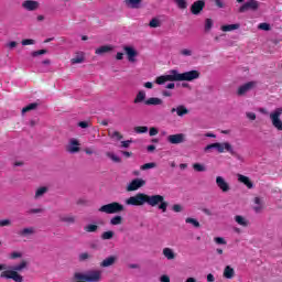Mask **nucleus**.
Listing matches in <instances>:
<instances>
[{
	"mask_svg": "<svg viewBox=\"0 0 282 282\" xmlns=\"http://www.w3.org/2000/svg\"><path fill=\"white\" fill-rule=\"evenodd\" d=\"M36 109V102H32L26 107L22 108V115L28 113L29 111H34Z\"/></svg>",
	"mask_w": 282,
	"mask_h": 282,
	"instance_id": "35",
	"label": "nucleus"
},
{
	"mask_svg": "<svg viewBox=\"0 0 282 282\" xmlns=\"http://www.w3.org/2000/svg\"><path fill=\"white\" fill-rule=\"evenodd\" d=\"M106 155H107V158L112 160V162H116L117 164H120V162H122V159H120V156H118L111 152H107Z\"/></svg>",
	"mask_w": 282,
	"mask_h": 282,
	"instance_id": "33",
	"label": "nucleus"
},
{
	"mask_svg": "<svg viewBox=\"0 0 282 282\" xmlns=\"http://www.w3.org/2000/svg\"><path fill=\"white\" fill-rule=\"evenodd\" d=\"M171 113H176L178 118H184V116H188L189 110L184 105H180L176 108L171 109Z\"/></svg>",
	"mask_w": 282,
	"mask_h": 282,
	"instance_id": "15",
	"label": "nucleus"
},
{
	"mask_svg": "<svg viewBox=\"0 0 282 282\" xmlns=\"http://www.w3.org/2000/svg\"><path fill=\"white\" fill-rule=\"evenodd\" d=\"M124 3L127 8L138 10L140 9V6H142V0H124Z\"/></svg>",
	"mask_w": 282,
	"mask_h": 282,
	"instance_id": "20",
	"label": "nucleus"
},
{
	"mask_svg": "<svg viewBox=\"0 0 282 282\" xmlns=\"http://www.w3.org/2000/svg\"><path fill=\"white\" fill-rule=\"evenodd\" d=\"M111 46L109 45H104L98 48H96L95 54L101 55V54H107V52H111Z\"/></svg>",
	"mask_w": 282,
	"mask_h": 282,
	"instance_id": "28",
	"label": "nucleus"
},
{
	"mask_svg": "<svg viewBox=\"0 0 282 282\" xmlns=\"http://www.w3.org/2000/svg\"><path fill=\"white\" fill-rule=\"evenodd\" d=\"M122 224V216H115L110 219L111 226H120Z\"/></svg>",
	"mask_w": 282,
	"mask_h": 282,
	"instance_id": "31",
	"label": "nucleus"
},
{
	"mask_svg": "<svg viewBox=\"0 0 282 282\" xmlns=\"http://www.w3.org/2000/svg\"><path fill=\"white\" fill-rule=\"evenodd\" d=\"M101 239L104 241H107L109 239H113V231L109 230V231H105L101 234Z\"/></svg>",
	"mask_w": 282,
	"mask_h": 282,
	"instance_id": "36",
	"label": "nucleus"
},
{
	"mask_svg": "<svg viewBox=\"0 0 282 282\" xmlns=\"http://www.w3.org/2000/svg\"><path fill=\"white\" fill-rule=\"evenodd\" d=\"M67 153H80V141L77 139H70L68 144L66 145Z\"/></svg>",
	"mask_w": 282,
	"mask_h": 282,
	"instance_id": "12",
	"label": "nucleus"
},
{
	"mask_svg": "<svg viewBox=\"0 0 282 282\" xmlns=\"http://www.w3.org/2000/svg\"><path fill=\"white\" fill-rule=\"evenodd\" d=\"M11 221H10V219H0V228H3V227H6V226H11Z\"/></svg>",
	"mask_w": 282,
	"mask_h": 282,
	"instance_id": "48",
	"label": "nucleus"
},
{
	"mask_svg": "<svg viewBox=\"0 0 282 282\" xmlns=\"http://www.w3.org/2000/svg\"><path fill=\"white\" fill-rule=\"evenodd\" d=\"M131 142H132L131 140L121 141L122 149H129Z\"/></svg>",
	"mask_w": 282,
	"mask_h": 282,
	"instance_id": "54",
	"label": "nucleus"
},
{
	"mask_svg": "<svg viewBox=\"0 0 282 282\" xmlns=\"http://www.w3.org/2000/svg\"><path fill=\"white\" fill-rule=\"evenodd\" d=\"M199 78V70H189L185 73H180L176 69L170 70L169 75H161L156 77V85H164V83H175V82H184L191 83L193 80H197Z\"/></svg>",
	"mask_w": 282,
	"mask_h": 282,
	"instance_id": "2",
	"label": "nucleus"
},
{
	"mask_svg": "<svg viewBox=\"0 0 282 282\" xmlns=\"http://www.w3.org/2000/svg\"><path fill=\"white\" fill-rule=\"evenodd\" d=\"M235 221L238 223L239 226H242L243 228H248V220L243 218V216L237 215L235 217Z\"/></svg>",
	"mask_w": 282,
	"mask_h": 282,
	"instance_id": "29",
	"label": "nucleus"
},
{
	"mask_svg": "<svg viewBox=\"0 0 282 282\" xmlns=\"http://www.w3.org/2000/svg\"><path fill=\"white\" fill-rule=\"evenodd\" d=\"M17 45H18V43H17L15 41H12V42H10V43L8 44V47H9L10 50H13V47H17Z\"/></svg>",
	"mask_w": 282,
	"mask_h": 282,
	"instance_id": "62",
	"label": "nucleus"
},
{
	"mask_svg": "<svg viewBox=\"0 0 282 282\" xmlns=\"http://www.w3.org/2000/svg\"><path fill=\"white\" fill-rule=\"evenodd\" d=\"M246 116L249 120H257V113L254 112H247Z\"/></svg>",
	"mask_w": 282,
	"mask_h": 282,
	"instance_id": "55",
	"label": "nucleus"
},
{
	"mask_svg": "<svg viewBox=\"0 0 282 282\" xmlns=\"http://www.w3.org/2000/svg\"><path fill=\"white\" fill-rule=\"evenodd\" d=\"M204 8H206V1L197 0V1L193 2V4L191 6V12L195 17H197V15L202 14V12L204 11Z\"/></svg>",
	"mask_w": 282,
	"mask_h": 282,
	"instance_id": "11",
	"label": "nucleus"
},
{
	"mask_svg": "<svg viewBox=\"0 0 282 282\" xmlns=\"http://www.w3.org/2000/svg\"><path fill=\"white\" fill-rule=\"evenodd\" d=\"M25 268H28V262L23 260L20 264H15L11 269L2 271L0 273V279H11L14 282H22L23 275L19 272H22Z\"/></svg>",
	"mask_w": 282,
	"mask_h": 282,
	"instance_id": "3",
	"label": "nucleus"
},
{
	"mask_svg": "<svg viewBox=\"0 0 282 282\" xmlns=\"http://www.w3.org/2000/svg\"><path fill=\"white\" fill-rule=\"evenodd\" d=\"M174 2L176 3L177 8H180V10H186V8H188L186 0H174Z\"/></svg>",
	"mask_w": 282,
	"mask_h": 282,
	"instance_id": "34",
	"label": "nucleus"
},
{
	"mask_svg": "<svg viewBox=\"0 0 282 282\" xmlns=\"http://www.w3.org/2000/svg\"><path fill=\"white\" fill-rule=\"evenodd\" d=\"M21 252L14 251L10 254V259H21Z\"/></svg>",
	"mask_w": 282,
	"mask_h": 282,
	"instance_id": "52",
	"label": "nucleus"
},
{
	"mask_svg": "<svg viewBox=\"0 0 282 282\" xmlns=\"http://www.w3.org/2000/svg\"><path fill=\"white\" fill-rule=\"evenodd\" d=\"M149 133L151 137L158 135L160 133V130H158V128H155V127H152V128H150Z\"/></svg>",
	"mask_w": 282,
	"mask_h": 282,
	"instance_id": "50",
	"label": "nucleus"
},
{
	"mask_svg": "<svg viewBox=\"0 0 282 282\" xmlns=\"http://www.w3.org/2000/svg\"><path fill=\"white\" fill-rule=\"evenodd\" d=\"M164 101L161 98L158 97H150L149 99H147L144 101V105H147L148 107H158V105H162Z\"/></svg>",
	"mask_w": 282,
	"mask_h": 282,
	"instance_id": "21",
	"label": "nucleus"
},
{
	"mask_svg": "<svg viewBox=\"0 0 282 282\" xmlns=\"http://www.w3.org/2000/svg\"><path fill=\"white\" fill-rule=\"evenodd\" d=\"M281 115H282V108H278L270 113V120L274 129H276L278 131H282Z\"/></svg>",
	"mask_w": 282,
	"mask_h": 282,
	"instance_id": "7",
	"label": "nucleus"
},
{
	"mask_svg": "<svg viewBox=\"0 0 282 282\" xmlns=\"http://www.w3.org/2000/svg\"><path fill=\"white\" fill-rule=\"evenodd\" d=\"M261 8V3L258 0H247L238 8L239 14H245V12H258Z\"/></svg>",
	"mask_w": 282,
	"mask_h": 282,
	"instance_id": "6",
	"label": "nucleus"
},
{
	"mask_svg": "<svg viewBox=\"0 0 282 282\" xmlns=\"http://www.w3.org/2000/svg\"><path fill=\"white\" fill-rule=\"evenodd\" d=\"M185 224H192V226H194V228H199V226H200L197 219L191 218V217L185 219Z\"/></svg>",
	"mask_w": 282,
	"mask_h": 282,
	"instance_id": "38",
	"label": "nucleus"
},
{
	"mask_svg": "<svg viewBox=\"0 0 282 282\" xmlns=\"http://www.w3.org/2000/svg\"><path fill=\"white\" fill-rule=\"evenodd\" d=\"M156 164L155 163H145L143 165H141V171H149V169H155Z\"/></svg>",
	"mask_w": 282,
	"mask_h": 282,
	"instance_id": "45",
	"label": "nucleus"
},
{
	"mask_svg": "<svg viewBox=\"0 0 282 282\" xmlns=\"http://www.w3.org/2000/svg\"><path fill=\"white\" fill-rule=\"evenodd\" d=\"M241 28V24H225L221 26L223 32H232V30H239Z\"/></svg>",
	"mask_w": 282,
	"mask_h": 282,
	"instance_id": "24",
	"label": "nucleus"
},
{
	"mask_svg": "<svg viewBox=\"0 0 282 282\" xmlns=\"http://www.w3.org/2000/svg\"><path fill=\"white\" fill-rule=\"evenodd\" d=\"M117 261L116 256H110L100 262V268H111Z\"/></svg>",
	"mask_w": 282,
	"mask_h": 282,
	"instance_id": "18",
	"label": "nucleus"
},
{
	"mask_svg": "<svg viewBox=\"0 0 282 282\" xmlns=\"http://www.w3.org/2000/svg\"><path fill=\"white\" fill-rule=\"evenodd\" d=\"M207 281H208V282H214V281H215V275H213V273H209V274L207 275Z\"/></svg>",
	"mask_w": 282,
	"mask_h": 282,
	"instance_id": "63",
	"label": "nucleus"
},
{
	"mask_svg": "<svg viewBox=\"0 0 282 282\" xmlns=\"http://www.w3.org/2000/svg\"><path fill=\"white\" fill-rule=\"evenodd\" d=\"M214 241L215 243H217V246H226V243H228L226 239L223 237H215Z\"/></svg>",
	"mask_w": 282,
	"mask_h": 282,
	"instance_id": "44",
	"label": "nucleus"
},
{
	"mask_svg": "<svg viewBox=\"0 0 282 282\" xmlns=\"http://www.w3.org/2000/svg\"><path fill=\"white\" fill-rule=\"evenodd\" d=\"M166 141L169 142V144H184V142H186V134L184 133L170 134Z\"/></svg>",
	"mask_w": 282,
	"mask_h": 282,
	"instance_id": "10",
	"label": "nucleus"
},
{
	"mask_svg": "<svg viewBox=\"0 0 282 282\" xmlns=\"http://www.w3.org/2000/svg\"><path fill=\"white\" fill-rule=\"evenodd\" d=\"M237 177H238V182H240V184H245L247 188H254V184L252 183V181H250V177L243 174H238Z\"/></svg>",
	"mask_w": 282,
	"mask_h": 282,
	"instance_id": "17",
	"label": "nucleus"
},
{
	"mask_svg": "<svg viewBox=\"0 0 282 282\" xmlns=\"http://www.w3.org/2000/svg\"><path fill=\"white\" fill-rule=\"evenodd\" d=\"M72 65H78L85 63V55L83 53H77L75 57L70 59Z\"/></svg>",
	"mask_w": 282,
	"mask_h": 282,
	"instance_id": "25",
	"label": "nucleus"
},
{
	"mask_svg": "<svg viewBox=\"0 0 282 282\" xmlns=\"http://www.w3.org/2000/svg\"><path fill=\"white\" fill-rule=\"evenodd\" d=\"M99 213H106V215H118V213H124V205L118 202H112L101 206L99 208Z\"/></svg>",
	"mask_w": 282,
	"mask_h": 282,
	"instance_id": "5",
	"label": "nucleus"
},
{
	"mask_svg": "<svg viewBox=\"0 0 282 282\" xmlns=\"http://www.w3.org/2000/svg\"><path fill=\"white\" fill-rule=\"evenodd\" d=\"M163 256H164L165 259H167L169 261H173V259H175V252H174L173 249H171V248H164V249H163Z\"/></svg>",
	"mask_w": 282,
	"mask_h": 282,
	"instance_id": "26",
	"label": "nucleus"
},
{
	"mask_svg": "<svg viewBox=\"0 0 282 282\" xmlns=\"http://www.w3.org/2000/svg\"><path fill=\"white\" fill-rule=\"evenodd\" d=\"M213 30V19L205 20V32H210Z\"/></svg>",
	"mask_w": 282,
	"mask_h": 282,
	"instance_id": "43",
	"label": "nucleus"
},
{
	"mask_svg": "<svg viewBox=\"0 0 282 282\" xmlns=\"http://www.w3.org/2000/svg\"><path fill=\"white\" fill-rule=\"evenodd\" d=\"M216 184H217L218 188H220V191H223V193H228V191H230V185L221 176L216 177Z\"/></svg>",
	"mask_w": 282,
	"mask_h": 282,
	"instance_id": "16",
	"label": "nucleus"
},
{
	"mask_svg": "<svg viewBox=\"0 0 282 282\" xmlns=\"http://www.w3.org/2000/svg\"><path fill=\"white\" fill-rule=\"evenodd\" d=\"M160 281L161 282H171V278L169 275L164 274V275H161Z\"/></svg>",
	"mask_w": 282,
	"mask_h": 282,
	"instance_id": "57",
	"label": "nucleus"
},
{
	"mask_svg": "<svg viewBox=\"0 0 282 282\" xmlns=\"http://www.w3.org/2000/svg\"><path fill=\"white\" fill-rule=\"evenodd\" d=\"M224 276L225 279H232L235 276V269H232L230 265H227L224 270Z\"/></svg>",
	"mask_w": 282,
	"mask_h": 282,
	"instance_id": "27",
	"label": "nucleus"
},
{
	"mask_svg": "<svg viewBox=\"0 0 282 282\" xmlns=\"http://www.w3.org/2000/svg\"><path fill=\"white\" fill-rule=\"evenodd\" d=\"M140 102H147V91L144 90H140L133 100L134 105H140Z\"/></svg>",
	"mask_w": 282,
	"mask_h": 282,
	"instance_id": "22",
	"label": "nucleus"
},
{
	"mask_svg": "<svg viewBox=\"0 0 282 282\" xmlns=\"http://www.w3.org/2000/svg\"><path fill=\"white\" fill-rule=\"evenodd\" d=\"M148 151L149 153H153V151H155V145L151 144V145H148Z\"/></svg>",
	"mask_w": 282,
	"mask_h": 282,
	"instance_id": "64",
	"label": "nucleus"
},
{
	"mask_svg": "<svg viewBox=\"0 0 282 282\" xmlns=\"http://www.w3.org/2000/svg\"><path fill=\"white\" fill-rule=\"evenodd\" d=\"M43 54H47V50L43 48L36 51V56H43Z\"/></svg>",
	"mask_w": 282,
	"mask_h": 282,
	"instance_id": "59",
	"label": "nucleus"
},
{
	"mask_svg": "<svg viewBox=\"0 0 282 282\" xmlns=\"http://www.w3.org/2000/svg\"><path fill=\"white\" fill-rule=\"evenodd\" d=\"M22 8L29 12H34V10H36V1L26 0L22 3Z\"/></svg>",
	"mask_w": 282,
	"mask_h": 282,
	"instance_id": "23",
	"label": "nucleus"
},
{
	"mask_svg": "<svg viewBox=\"0 0 282 282\" xmlns=\"http://www.w3.org/2000/svg\"><path fill=\"white\" fill-rule=\"evenodd\" d=\"M112 138H117V140H122V134L119 132V131H115L113 133H112Z\"/></svg>",
	"mask_w": 282,
	"mask_h": 282,
	"instance_id": "58",
	"label": "nucleus"
},
{
	"mask_svg": "<svg viewBox=\"0 0 282 282\" xmlns=\"http://www.w3.org/2000/svg\"><path fill=\"white\" fill-rule=\"evenodd\" d=\"M74 282H100L102 281L101 270H89L86 273L76 272L73 276Z\"/></svg>",
	"mask_w": 282,
	"mask_h": 282,
	"instance_id": "4",
	"label": "nucleus"
},
{
	"mask_svg": "<svg viewBox=\"0 0 282 282\" xmlns=\"http://www.w3.org/2000/svg\"><path fill=\"white\" fill-rule=\"evenodd\" d=\"M182 56H193V51L188 50V48H183L181 51Z\"/></svg>",
	"mask_w": 282,
	"mask_h": 282,
	"instance_id": "49",
	"label": "nucleus"
},
{
	"mask_svg": "<svg viewBox=\"0 0 282 282\" xmlns=\"http://www.w3.org/2000/svg\"><path fill=\"white\" fill-rule=\"evenodd\" d=\"M258 30H263L264 32H270L272 28L270 26V23L263 22L258 25Z\"/></svg>",
	"mask_w": 282,
	"mask_h": 282,
	"instance_id": "39",
	"label": "nucleus"
},
{
	"mask_svg": "<svg viewBox=\"0 0 282 282\" xmlns=\"http://www.w3.org/2000/svg\"><path fill=\"white\" fill-rule=\"evenodd\" d=\"M254 213H260L261 210H263V205H257L253 207Z\"/></svg>",
	"mask_w": 282,
	"mask_h": 282,
	"instance_id": "60",
	"label": "nucleus"
},
{
	"mask_svg": "<svg viewBox=\"0 0 282 282\" xmlns=\"http://www.w3.org/2000/svg\"><path fill=\"white\" fill-rule=\"evenodd\" d=\"M47 191H50V187H47V186L37 187L36 197H43V195H45V193H47Z\"/></svg>",
	"mask_w": 282,
	"mask_h": 282,
	"instance_id": "32",
	"label": "nucleus"
},
{
	"mask_svg": "<svg viewBox=\"0 0 282 282\" xmlns=\"http://www.w3.org/2000/svg\"><path fill=\"white\" fill-rule=\"evenodd\" d=\"M85 232H98V225L89 224L84 227Z\"/></svg>",
	"mask_w": 282,
	"mask_h": 282,
	"instance_id": "30",
	"label": "nucleus"
},
{
	"mask_svg": "<svg viewBox=\"0 0 282 282\" xmlns=\"http://www.w3.org/2000/svg\"><path fill=\"white\" fill-rule=\"evenodd\" d=\"M149 25H150L151 28H160V26L162 25V22H160V20H159L158 18H153V19L150 21Z\"/></svg>",
	"mask_w": 282,
	"mask_h": 282,
	"instance_id": "41",
	"label": "nucleus"
},
{
	"mask_svg": "<svg viewBox=\"0 0 282 282\" xmlns=\"http://www.w3.org/2000/svg\"><path fill=\"white\" fill-rule=\"evenodd\" d=\"M135 133H147L149 131V127L147 126H138L134 128Z\"/></svg>",
	"mask_w": 282,
	"mask_h": 282,
	"instance_id": "42",
	"label": "nucleus"
},
{
	"mask_svg": "<svg viewBox=\"0 0 282 282\" xmlns=\"http://www.w3.org/2000/svg\"><path fill=\"white\" fill-rule=\"evenodd\" d=\"M215 6H217V8H224V2L221 0H215Z\"/></svg>",
	"mask_w": 282,
	"mask_h": 282,
	"instance_id": "61",
	"label": "nucleus"
},
{
	"mask_svg": "<svg viewBox=\"0 0 282 282\" xmlns=\"http://www.w3.org/2000/svg\"><path fill=\"white\" fill-rule=\"evenodd\" d=\"M193 169L194 171H197V173H204V171H206V166L199 163H194Z\"/></svg>",
	"mask_w": 282,
	"mask_h": 282,
	"instance_id": "40",
	"label": "nucleus"
},
{
	"mask_svg": "<svg viewBox=\"0 0 282 282\" xmlns=\"http://www.w3.org/2000/svg\"><path fill=\"white\" fill-rule=\"evenodd\" d=\"M145 185L147 181H144L143 178H134L128 184L127 191L128 193H133V191H138L139 188H142V186Z\"/></svg>",
	"mask_w": 282,
	"mask_h": 282,
	"instance_id": "9",
	"label": "nucleus"
},
{
	"mask_svg": "<svg viewBox=\"0 0 282 282\" xmlns=\"http://www.w3.org/2000/svg\"><path fill=\"white\" fill-rule=\"evenodd\" d=\"M218 143L219 142L208 144L207 147H205V151H210V149H218Z\"/></svg>",
	"mask_w": 282,
	"mask_h": 282,
	"instance_id": "53",
	"label": "nucleus"
},
{
	"mask_svg": "<svg viewBox=\"0 0 282 282\" xmlns=\"http://www.w3.org/2000/svg\"><path fill=\"white\" fill-rule=\"evenodd\" d=\"M127 206H159V210L162 213H166V208H169V202L164 200V196L156 194V195H149L144 193H138L134 196L129 197L126 199Z\"/></svg>",
	"mask_w": 282,
	"mask_h": 282,
	"instance_id": "1",
	"label": "nucleus"
},
{
	"mask_svg": "<svg viewBox=\"0 0 282 282\" xmlns=\"http://www.w3.org/2000/svg\"><path fill=\"white\" fill-rule=\"evenodd\" d=\"M257 85L254 82L246 83L245 85L240 86L237 90V96H246L250 89H252Z\"/></svg>",
	"mask_w": 282,
	"mask_h": 282,
	"instance_id": "13",
	"label": "nucleus"
},
{
	"mask_svg": "<svg viewBox=\"0 0 282 282\" xmlns=\"http://www.w3.org/2000/svg\"><path fill=\"white\" fill-rule=\"evenodd\" d=\"M61 221H64L65 224H75L76 217L74 216H64L61 218Z\"/></svg>",
	"mask_w": 282,
	"mask_h": 282,
	"instance_id": "37",
	"label": "nucleus"
},
{
	"mask_svg": "<svg viewBox=\"0 0 282 282\" xmlns=\"http://www.w3.org/2000/svg\"><path fill=\"white\" fill-rule=\"evenodd\" d=\"M78 127H80V129H87L89 127V122L80 121L78 122Z\"/></svg>",
	"mask_w": 282,
	"mask_h": 282,
	"instance_id": "56",
	"label": "nucleus"
},
{
	"mask_svg": "<svg viewBox=\"0 0 282 282\" xmlns=\"http://www.w3.org/2000/svg\"><path fill=\"white\" fill-rule=\"evenodd\" d=\"M172 210H173L174 213H182V205H180V204L173 205V206H172Z\"/></svg>",
	"mask_w": 282,
	"mask_h": 282,
	"instance_id": "51",
	"label": "nucleus"
},
{
	"mask_svg": "<svg viewBox=\"0 0 282 282\" xmlns=\"http://www.w3.org/2000/svg\"><path fill=\"white\" fill-rule=\"evenodd\" d=\"M34 43H36V41L32 39H25V40H22L21 42L22 45H34Z\"/></svg>",
	"mask_w": 282,
	"mask_h": 282,
	"instance_id": "47",
	"label": "nucleus"
},
{
	"mask_svg": "<svg viewBox=\"0 0 282 282\" xmlns=\"http://www.w3.org/2000/svg\"><path fill=\"white\" fill-rule=\"evenodd\" d=\"M123 51L128 56L129 63H135V56H138V51H135V48H133L132 46H124Z\"/></svg>",
	"mask_w": 282,
	"mask_h": 282,
	"instance_id": "14",
	"label": "nucleus"
},
{
	"mask_svg": "<svg viewBox=\"0 0 282 282\" xmlns=\"http://www.w3.org/2000/svg\"><path fill=\"white\" fill-rule=\"evenodd\" d=\"M87 259H91V256L87 252H83L79 254V261H87Z\"/></svg>",
	"mask_w": 282,
	"mask_h": 282,
	"instance_id": "46",
	"label": "nucleus"
},
{
	"mask_svg": "<svg viewBox=\"0 0 282 282\" xmlns=\"http://www.w3.org/2000/svg\"><path fill=\"white\" fill-rule=\"evenodd\" d=\"M36 232V229L34 227H29V228H24L21 229L20 231H18L19 237H32V235H34Z\"/></svg>",
	"mask_w": 282,
	"mask_h": 282,
	"instance_id": "19",
	"label": "nucleus"
},
{
	"mask_svg": "<svg viewBox=\"0 0 282 282\" xmlns=\"http://www.w3.org/2000/svg\"><path fill=\"white\" fill-rule=\"evenodd\" d=\"M217 151L218 153H224L225 151H227V153H230V155H232L234 158H237L238 160H240L241 158L239 153H237L235 149H232V144L228 142L218 143Z\"/></svg>",
	"mask_w": 282,
	"mask_h": 282,
	"instance_id": "8",
	"label": "nucleus"
}]
</instances>
